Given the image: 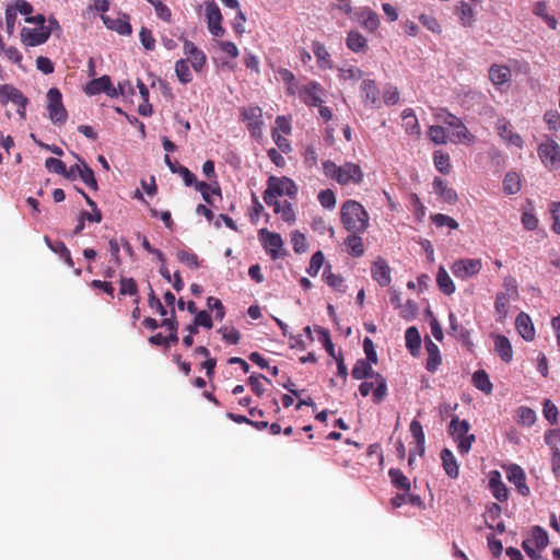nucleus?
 Returning a JSON list of instances; mask_svg holds the SVG:
<instances>
[{"label": "nucleus", "instance_id": "obj_1", "mask_svg": "<svg viewBox=\"0 0 560 560\" xmlns=\"http://www.w3.org/2000/svg\"><path fill=\"white\" fill-rule=\"evenodd\" d=\"M324 175L341 186L360 185L363 182L364 173L361 166L353 162H346L337 165L330 160L323 162Z\"/></svg>", "mask_w": 560, "mask_h": 560}, {"label": "nucleus", "instance_id": "obj_2", "mask_svg": "<svg viewBox=\"0 0 560 560\" xmlns=\"http://www.w3.org/2000/svg\"><path fill=\"white\" fill-rule=\"evenodd\" d=\"M340 222L348 232H365L370 226V215L359 201L348 199L340 207Z\"/></svg>", "mask_w": 560, "mask_h": 560}, {"label": "nucleus", "instance_id": "obj_3", "mask_svg": "<svg viewBox=\"0 0 560 560\" xmlns=\"http://www.w3.org/2000/svg\"><path fill=\"white\" fill-rule=\"evenodd\" d=\"M298 195V187L295 183L287 177L270 176L267 180V188L264 191L262 198L267 205H275L278 197L288 196L295 198Z\"/></svg>", "mask_w": 560, "mask_h": 560}, {"label": "nucleus", "instance_id": "obj_4", "mask_svg": "<svg viewBox=\"0 0 560 560\" xmlns=\"http://www.w3.org/2000/svg\"><path fill=\"white\" fill-rule=\"evenodd\" d=\"M438 119L453 128V141L465 143L470 145L475 143L476 137L468 130V128L464 125L462 119L451 114L446 109H440V113L436 115Z\"/></svg>", "mask_w": 560, "mask_h": 560}, {"label": "nucleus", "instance_id": "obj_5", "mask_svg": "<svg viewBox=\"0 0 560 560\" xmlns=\"http://www.w3.org/2000/svg\"><path fill=\"white\" fill-rule=\"evenodd\" d=\"M470 424L467 420H459L458 417H454L450 422V434L457 442L458 452L463 455L468 454L472 443L475 442V435L468 434Z\"/></svg>", "mask_w": 560, "mask_h": 560}, {"label": "nucleus", "instance_id": "obj_6", "mask_svg": "<svg viewBox=\"0 0 560 560\" xmlns=\"http://www.w3.org/2000/svg\"><path fill=\"white\" fill-rule=\"evenodd\" d=\"M9 102L16 106L19 117L26 119V107L30 103L28 98L22 93L21 90L12 84L0 85V104L5 105Z\"/></svg>", "mask_w": 560, "mask_h": 560}, {"label": "nucleus", "instance_id": "obj_7", "mask_svg": "<svg viewBox=\"0 0 560 560\" xmlns=\"http://www.w3.org/2000/svg\"><path fill=\"white\" fill-rule=\"evenodd\" d=\"M47 112L49 119L55 125H63L68 119V112L62 103V94L57 88L47 92Z\"/></svg>", "mask_w": 560, "mask_h": 560}, {"label": "nucleus", "instance_id": "obj_8", "mask_svg": "<svg viewBox=\"0 0 560 560\" xmlns=\"http://www.w3.org/2000/svg\"><path fill=\"white\" fill-rule=\"evenodd\" d=\"M162 328L167 335L163 332H158L149 337V342L153 346H164L168 348L171 343L178 342L177 329L178 322L177 317H163L162 318Z\"/></svg>", "mask_w": 560, "mask_h": 560}, {"label": "nucleus", "instance_id": "obj_9", "mask_svg": "<svg viewBox=\"0 0 560 560\" xmlns=\"http://www.w3.org/2000/svg\"><path fill=\"white\" fill-rule=\"evenodd\" d=\"M258 238L261 243V246L271 257V259L276 260L284 256V253L282 252L284 243L282 236L279 233L270 232L264 228L258 231Z\"/></svg>", "mask_w": 560, "mask_h": 560}, {"label": "nucleus", "instance_id": "obj_10", "mask_svg": "<svg viewBox=\"0 0 560 560\" xmlns=\"http://www.w3.org/2000/svg\"><path fill=\"white\" fill-rule=\"evenodd\" d=\"M242 120L246 122L253 138L259 139L262 135V110L258 106H248L241 109Z\"/></svg>", "mask_w": 560, "mask_h": 560}, {"label": "nucleus", "instance_id": "obj_11", "mask_svg": "<svg viewBox=\"0 0 560 560\" xmlns=\"http://www.w3.org/2000/svg\"><path fill=\"white\" fill-rule=\"evenodd\" d=\"M482 262L480 258H462L453 262L451 270L458 279L466 280L480 272Z\"/></svg>", "mask_w": 560, "mask_h": 560}, {"label": "nucleus", "instance_id": "obj_12", "mask_svg": "<svg viewBox=\"0 0 560 560\" xmlns=\"http://www.w3.org/2000/svg\"><path fill=\"white\" fill-rule=\"evenodd\" d=\"M537 152L547 168L557 170L560 166V145L556 141L550 140L539 144Z\"/></svg>", "mask_w": 560, "mask_h": 560}, {"label": "nucleus", "instance_id": "obj_13", "mask_svg": "<svg viewBox=\"0 0 560 560\" xmlns=\"http://www.w3.org/2000/svg\"><path fill=\"white\" fill-rule=\"evenodd\" d=\"M373 382H363L359 386L360 394L366 397L370 393L373 394V401L380 404L387 394L386 380L378 373L373 377Z\"/></svg>", "mask_w": 560, "mask_h": 560}, {"label": "nucleus", "instance_id": "obj_14", "mask_svg": "<svg viewBox=\"0 0 560 560\" xmlns=\"http://www.w3.org/2000/svg\"><path fill=\"white\" fill-rule=\"evenodd\" d=\"M495 130L502 141L509 147H516L522 149L524 141L522 137L513 130V126L505 118L498 119L495 122Z\"/></svg>", "mask_w": 560, "mask_h": 560}, {"label": "nucleus", "instance_id": "obj_15", "mask_svg": "<svg viewBox=\"0 0 560 560\" xmlns=\"http://www.w3.org/2000/svg\"><path fill=\"white\" fill-rule=\"evenodd\" d=\"M324 94H325V90L316 81H312V82L303 85L299 92V96H300L301 101L308 106L322 105Z\"/></svg>", "mask_w": 560, "mask_h": 560}, {"label": "nucleus", "instance_id": "obj_16", "mask_svg": "<svg viewBox=\"0 0 560 560\" xmlns=\"http://www.w3.org/2000/svg\"><path fill=\"white\" fill-rule=\"evenodd\" d=\"M84 91L88 95H96L102 92L106 93V95L110 97L118 95V92L113 86L108 75H102L101 78L91 80L86 83Z\"/></svg>", "mask_w": 560, "mask_h": 560}, {"label": "nucleus", "instance_id": "obj_17", "mask_svg": "<svg viewBox=\"0 0 560 560\" xmlns=\"http://www.w3.org/2000/svg\"><path fill=\"white\" fill-rule=\"evenodd\" d=\"M361 97L363 103L371 108H380L382 105L380 90L374 80H363L361 83Z\"/></svg>", "mask_w": 560, "mask_h": 560}, {"label": "nucleus", "instance_id": "obj_18", "mask_svg": "<svg viewBox=\"0 0 560 560\" xmlns=\"http://www.w3.org/2000/svg\"><path fill=\"white\" fill-rule=\"evenodd\" d=\"M506 477L510 482L514 483L517 492L521 495H529L530 490L529 487L526 485V476L522 467L515 464L510 465L506 469Z\"/></svg>", "mask_w": 560, "mask_h": 560}, {"label": "nucleus", "instance_id": "obj_19", "mask_svg": "<svg viewBox=\"0 0 560 560\" xmlns=\"http://www.w3.org/2000/svg\"><path fill=\"white\" fill-rule=\"evenodd\" d=\"M409 429H410V433L416 442V448L411 450L409 452V458H408L409 465H412L415 456L417 454L420 456H422L424 454L425 436H424L422 425L418 420H412Z\"/></svg>", "mask_w": 560, "mask_h": 560}, {"label": "nucleus", "instance_id": "obj_20", "mask_svg": "<svg viewBox=\"0 0 560 560\" xmlns=\"http://www.w3.org/2000/svg\"><path fill=\"white\" fill-rule=\"evenodd\" d=\"M390 267L387 261L378 257L371 267V275L374 281L381 287H388L392 282Z\"/></svg>", "mask_w": 560, "mask_h": 560}, {"label": "nucleus", "instance_id": "obj_21", "mask_svg": "<svg viewBox=\"0 0 560 560\" xmlns=\"http://www.w3.org/2000/svg\"><path fill=\"white\" fill-rule=\"evenodd\" d=\"M50 36V30L44 25L38 28H23V42L27 46H38L44 44Z\"/></svg>", "mask_w": 560, "mask_h": 560}, {"label": "nucleus", "instance_id": "obj_22", "mask_svg": "<svg viewBox=\"0 0 560 560\" xmlns=\"http://www.w3.org/2000/svg\"><path fill=\"white\" fill-rule=\"evenodd\" d=\"M489 488L493 497L500 501L505 502L509 498V491L504 482L502 481L501 474L498 470H493L489 475Z\"/></svg>", "mask_w": 560, "mask_h": 560}, {"label": "nucleus", "instance_id": "obj_23", "mask_svg": "<svg viewBox=\"0 0 560 560\" xmlns=\"http://www.w3.org/2000/svg\"><path fill=\"white\" fill-rule=\"evenodd\" d=\"M433 190L446 203L453 205L458 199L457 192L452 187H448L447 183L441 177L434 178Z\"/></svg>", "mask_w": 560, "mask_h": 560}, {"label": "nucleus", "instance_id": "obj_24", "mask_svg": "<svg viewBox=\"0 0 560 560\" xmlns=\"http://www.w3.org/2000/svg\"><path fill=\"white\" fill-rule=\"evenodd\" d=\"M350 234L345 238V245L347 247V252L352 257H361L363 256L365 248L363 244V240L360 234L364 232H349Z\"/></svg>", "mask_w": 560, "mask_h": 560}, {"label": "nucleus", "instance_id": "obj_25", "mask_svg": "<svg viewBox=\"0 0 560 560\" xmlns=\"http://www.w3.org/2000/svg\"><path fill=\"white\" fill-rule=\"evenodd\" d=\"M425 350L428 352L425 368L429 372L434 373L438 371L442 362L439 347L431 339L427 338Z\"/></svg>", "mask_w": 560, "mask_h": 560}, {"label": "nucleus", "instance_id": "obj_26", "mask_svg": "<svg viewBox=\"0 0 560 560\" xmlns=\"http://www.w3.org/2000/svg\"><path fill=\"white\" fill-rule=\"evenodd\" d=\"M494 350L500 359L510 363L513 359V348L510 340L503 335H497L494 337Z\"/></svg>", "mask_w": 560, "mask_h": 560}, {"label": "nucleus", "instance_id": "obj_27", "mask_svg": "<svg viewBox=\"0 0 560 560\" xmlns=\"http://www.w3.org/2000/svg\"><path fill=\"white\" fill-rule=\"evenodd\" d=\"M517 296V288L515 285L506 287L504 292L498 294L495 300V310L500 314H506L510 310L511 300Z\"/></svg>", "mask_w": 560, "mask_h": 560}, {"label": "nucleus", "instance_id": "obj_28", "mask_svg": "<svg viewBox=\"0 0 560 560\" xmlns=\"http://www.w3.org/2000/svg\"><path fill=\"white\" fill-rule=\"evenodd\" d=\"M104 24L120 35H130L132 33V27L128 21V16L124 15V18L110 19L109 16L102 15Z\"/></svg>", "mask_w": 560, "mask_h": 560}, {"label": "nucleus", "instance_id": "obj_29", "mask_svg": "<svg viewBox=\"0 0 560 560\" xmlns=\"http://www.w3.org/2000/svg\"><path fill=\"white\" fill-rule=\"evenodd\" d=\"M455 13L465 27L472 26L476 21V11L468 2H459L455 8Z\"/></svg>", "mask_w": 560, "mask_h": 560}, {"label": "nucleus", "instance_id": "obj_30", "mask_svg": "<svg viewBox=\"0 0 560 560\" xmlns=\"http://www.w3.org/2000/svg\"><path fill=\"white\" fill-rule=\"evenodd\" d=\"M512 73L508 66L492 65L489 69V79L494 85H502L511 80Z\"/></svg>", "mask_w": 560, "mask_h": 560}, {"label": "nucleus", "instance_id": "obj_31", "mask_svg": "<svg viewBox=\"0 0 560 560\" xmlns=\"http://www.w3.org/2000/svg\"><path fill=\"white\" fill-rule=\"evenodd\" d=\"M312 50L317 59V63H318L319 68H322V69H331L332 68V61L330 58V54L328 52V50L324 44H322L319 42H313Z\"/></svg>", "mask_w": 560, "mask_h": 560}, {"label": "nucleus", "instance_id": "obj_32", "mask_svg": "<svg viewBox=\"0 0 560 560\" xmlns=\"http://www.w3.org/2000/svg\"><path fill=\"white\" fill-rule=\"evenodd\" d=\"M358 15H359V20H360L362 26L365 30H368L370 32H374L375 30L378 28V26H380L378 15L376 12H374L370 8H363L359 12Z\"/></svg>", "mask_w": 560, "mask_h": 560}, {"label": "nucleus", "instance_id": "obj_33", "mask_svg": "<svg viewBox=\"0 0 560 560\" xmlns=\"http://www.w3.org/2000/svg\"><path fill=\"white\" fill-rule=\"evenodd\" d=\"M436 284L440 291L445 295H451L455 292V284L443 266L439 267L436 273Z\"/></svg>", "mask_w": 560, "mask_h": 560}, {"label": "nucleus", "instance_id": "obj_34", "mask_svg": "<svg viewBox=\"0 0 560 560\" xmlns=\"http://www.w3.org/2000/svg\"><path fill=\"white\" fill-rule=\"evenodd\" d=\"M441 459L446 475L451 478H457L459 469L453 453L448 448L442 450Z\"/></svg>", "mask_w": 560, "mask_h": 560}, {"label": "nucleus", "instance_id": "obj_35", "mask_svg": "<svg viewBox=\"0 0 560 560\" xmlns=\"http://www.w3.org/2000/svg\"><path fill=\"white\" fill-rule=\"evenodd\" d=\"M515 327L522 338L526 341L535 339V328L532 323V317H516Z\"/></svg>", "mask_w": 560, "mask_h": 560}, {"label": "nucleus", "instance_id": "obj_36", "mask_svg": "<svg viewBox=\"0 0 560 560\" xmlns=\"http://www.w3.org/2000/svg\"><path fill=\"white\" fill-rule=\"evenodd\" d=\"M401 118L404 120V128L409 135H420V126L418 122V118L412 108H406L401 113Z\"/></svg>", "mask_w": 560, "mask_h": 560}, {"label": "nucleus", "instance_id": "obj_37", "mask_svg": "<svg viewBox=\"0 0 560 560\" xmlns=\"http://www.w3.org/2000/svg\"><path fill=\"white\" fill-rule=\"evenodd\" d=\"M45 242L48 247L56 254H58L69 267H73V260L70 250L66 244L61 241H51L48 236H45Z\"/></svg>", "mask_w": 560, "mask_h": 560}, {"label": "nucleus", "instance_id": "obj_38", "mask_svg": "<svg viewBox=\"0 0 560 560\" xmlns=\"http://www.w3.org/2000/svg\"><path fill=\"white\" fill-rule=\"evenodd\" d=\"M269 206L273 207L275 213L280 214L281 219L284 222H287L289 224H292L295 222L296 214H295V211H294L291 202L284 201L283 203H281L280 201H276L275 205H269Z\"/></svg>", "mask_w": 560, "mask_h": 560}, {"label": "nucleus", "instance_id": "obj_39", "mask_svg": "<svg viewBox=\"0 0 560 560\" xmlns=\"http://www.w3.org/2000/svg\"><path fill=\"white\" fill-rule=\"evenodd\" d=\"M78 161L81 163V167L78 168V173L83 183L91 189L97 190V182L94 175L93 170L85 163L84 160L77 156Z\"/></svg>", "mask_w": 560, "mask_h": 560}, {"label": "nucleus", "instance_id": "obj_40", "mask_svg": "<svg viewBox=\"0 0 560 560\" xmlns=\"http://www.w3.org/2000/svg\"><path fill=\"white\" fill-rule=\"evenodd\" d=\"M195 188L201 194L202 199L210 206L213 205L211 195H218L221 197V188L217 180H214V186H211L206 182H199L196 184Z\"/></svg>", "mask_w": 560, "mask_h": 560}, {"label": "nucleus", "instance_id": "obj_41", "mask_svg": "<svg viewBox=\"0 0 560 560\" xmlns=\"http://www.w3.org/2000/svg\"><path fill=\"white\" fill-rule=\"evenodd\" d=\"M406 347L412 355H416L421 348V337L416 327H409L405 332Z\"/></svg>", "mask_w": 560, "mask_h": 560}, {"label": "nucleus", "instance_id": "obj_42", "mask_svg": "<svg viewBox=\"0 0 560 560\" xmlns=\"http://www.w3.org/2000/svg\"><path fill=\"white\" fill-rule=\"evenodd\" d=\"M370 361L360 359L355 362L352 369V377L355 380H363L366 377H374L376 373L373 372Z\"/></svg>", "mask_w": 560, "mask_h": 560}, {"label": "nucleus", "instance_id": "obj_43", "mask_svg": "<svg viewBox=\"0 0 560 560\" xmlns=\"http://www.w3.org/2000/svg\"><path fill=\"white\" fill-rule=\"evenodd\" d=\"M472 384L476 388L483 392L485 394H491L492 383L485 370H478L472 374Z\"/></svg>", "mask_w": 560, "mask_h": 560}, {"label": "nucleus", "instance_id": "obj_44", "mask_svg": "<svg viewBox=\"0 0 560 560\" xmlns=\"http://www.w3.org/2000/svg\"><path fill=\"white\" fill-rule=\"evenodd\" d=\"M527 540L532 541V544L535 545L537 550L545 549L549 544V537L547 532L538 525L533 527L532 537Z\"/></svg>", "mask_w": 560, "mask_h": 560}, {"label": "nucleus", "instance_id": "obj_45", "mask_svg": "<svg viewBox=\"0 0 560 560\" xmlns=\"http://www.w3.org/2000/svg\"><path fill=\"white\" fill-rule=\"evenodd\" d=\"M347 46L354 52L363 51L366 48V39L359 32L351 31L346 39Z\"/></svg>", "mask_w": 560, "mask_h": 560}, {"label": "nucleus", "instance_id": "obj_46", "mask_svg": "<svg viewBox=\"0 0 560 560\" xmlns=\"http://www.w3.org/2000/svg\"><path fill=\"white\" fill-rule=\"evenodd\" d=\"M175 73L182 84H188L192 81V73L186 59H179L175 62Z\"/></svg>", "mask_w": 560, "mask_h": 560}, {"label": "nucleus", "instance_id": "obj_47", "mask_svg": "<svg viewBox=\"0 0 560 560\" xmlns=\"http://www.w3.org/2000/svg\"><path fill=\"white\" fill-rule=\"evenodd\" d=\"M521 189V177L516 172H509L503 179V190L508 195L517 194Z\"/></svg>", "mask_w": 560, "mask_h": 560}, {"label": "nucleus", "instance_id": "obj_48", "mask_svg": "<svg viewBox=\"0 0 560 560\" xmlns=\"http://www.w3.org/2000/svg\"><path fill=\"white\" fill-rule=\"evenodd\" d=\"M388 476L390 478L392 483L400 490H404L406 492H409L410 490V481L409 479L402 474V471L398 468H390L388 470Z\"/></svg>", "mask_w": 560, "mask_h": 560}, {"label": "nucleus", "instance_id": "obj_49", "mask_svg": "<svg viewBox=\"0 0 560 560\" xmlns=\"http://www.w3.org/2000/svg\"><path fill=\"white\" fill-rule=\"evenodd\" d=\"M433 162H434V166L435 168L446 175V174H450L451 170H452V165H451V162H450V155L448 153H445L441 150H436L434 151L433 153Z\"/></svg>", "mask_w": 560, "mask_h": 560}, {"label": "nucleus", "instance_id": "obj_50", "mask_svg": "<svg viewBox=\"0 0 560 560\" xmlns=\"http://www.w3.org/2000/svg\"><path fill=\"white\" fill-rule=\"evenodd\" d=\"M326 283L337 292H345L346 284L341 276L335 275L330 270V266H327L323 273Z\"/></svg>", "mask_w": 560, "mask_h": 560}, {"label": "nucleus", "instance_id": "obj_51", "mask_svg": "<svg viewBox=\"0 0 560 560\" xmlns=\"http://www.w3.org/2000/svg\"><path fill=\"white\" fill-rule=\"evenodd\" d=\"M393 506L399 508L405 503H410L413 506H421L422 505V499L418 494H411L409 492L397 494L390 500Z\"/></svg>", "mask_w": 560, "mask_h": 560}, {"label": "nucleus", "instance_id": "obj_52", "mask_svg": "<svg viewBox=\"0 0 560 560\" xmlns=\"http://www.w3.org/2000/svg\"><path fill=\"white\" fill-rule=\"evenodd\" d=\"M291 244L293 247V250L296 254H302L307 250V241L304 233L295 230L291 232Z\"/></svg>", "mask_w": 560, "mask_h": 560}, {"label": "nucleus", "instance_id": "obj_53", "mask_svg": "<svg viewBox=\"0 0 560 560\" xmlns=\"http://www.w3.org/2000/svg\"><path fill=\"white\" fill-rule=\"evenodd\" d=\"M262 381H266L270 383V381L264 376L262 374H252L248 377V385L250 386V389L258 396L261 397L265 393V387L262 384Z\"/></svg>", "mask_w": 560, "mask_h": 560}, {"label": "nucleus", "instance_id": "obj_54", "mask_svg": "<svg viewBox=\"0 0 560 560\" xmlns=\"http://www.w3.org/2000/svg\"><path fill=\"white\" fill-rule=\"evenodd\" d=\"M502 509L498 503H491L487 506L483 518L488 528L493 529V522L500 517Z\"/></svg>", "mask_w": 560, "mask_h": 560}, {"label": "nucleus", "instance_id": "obj_55", "mask_svg": "<svg viewBox=\"0 0 560 560\" xmlns=\"http://www.w3.org/2000/svg\"><path fill=\"white\" fill-rule=\"evenodd\" d=\"M316 332L318 334L319 341L323 343L325 350L328 352L330 357L335 359L338 357V353L335 352L334 343L330 339L329 331L324 328H316Z\"/></svg>", "mask_w": 560, "mask_h": 560}, {"label": "nucleus", "instance_id": "obj_56", "mask_svg": "<svg viewBox=\"0 0 560 560\" xmlns=\"http://www.w3.org/2000/svg\"><path fill=\"white\" fill-rule=\"evenodd\" d=\"M428 136L435 144H445L447 141L445 129L439 125L431 126L429 128Z\"/></svg>", "mask_w": 560, "mask_h": 560}, {"label": "nucleus", "instance_id": "obj_57", "mask_svg": "<svg viewBox=\"0 0 560 560\" xmlns=\"http://www.w3.org/2000/svg\"><path fill=\"white\" fill-rule=\"evenodd\" d=\"M318 201L325 209H334L336 206V195L331 189L320 190L318 194Z\"/></svg>", "mask_w": 560, "mask_h": 560}, {"label": "nucleus", "instance_id": "obj_58", "mask_svg": "<svg viewBox=\"0 0 560 560\" xmlns=\"http://www.w3.org/2000/svg\"><path fill=\"white\" fill-rule=\"evenodd\" d=\"M206 15L208 20V26L221 23L222 14L215 2H210L206 5Z\"/></svg>", "mask_w": 560, "mask_h": 560}, {"label": "nucleus", "instance_id": "obj_59", "mask_svg": "<svg viewBox=\"0 0 560 560\" xmlns=\"http://www.w3.org/2000/svg\"><path fill=\"white\" fill-rule=\"evenodd\" d=\"M187 57L188 58L186 60L190 61L191 67L196 72H200L207 62V57L200 49H197L192 55Z\"/></svg>", "mask_w": 560, "mask_h": 560}, {"label": "nucleus", "instance_id": "obj_60", "mask_svg": "<svg viewBox=\"0 0 560 560\" xmlns=\"http://www.w3.org/2000/svg\"><path fill=\"white\" fill-rule=\"evenodd\" d=\"M222 335V339L229 345H237L240 342L241 336L238 330H236L232 326H224L219 330Z\"/></svg>", "mask_w": 560, "mask_h": 560}, {"label": "nucleus", "instance_id": "obj_61", "mask_svg": "<svg viewBox=\"0 0 560 560\" xmlns=\"http://www.w3.org/2000/svg\"><path fill=\"white\" fill-rule=\"evenodd\" d=\"M518 423L523 425H532L536 420V413L528 407H520L517 409Z\"/></svg>", "mask_w": 560, "mask_h": 560}, {"label": "nucleus", "instance_id": "obj_62", "mask_svg": "<svg viewBox=\"0 0 560 560\" xmlns=\"http://www.w3.org/2000/svg\"><path fill=\"white\" fill-rule=\"evenodd\" d=\"M324 260L325 257L320 250L314 253L311 257L310 266L306 270L307 273L312 277H315L318 273L319 269L322 268Z\"/></svg>", "mask_w": 560, "mask_h": 560}, {"label": "nucleus", "instance_id": "obj_63", "mask_svg": "<svg viewBox=\"0 0 560 560\" xmlns=\"http://www.w3.org/2000/svg\"><path fill=\"white\" fill-rule=\"evenodd\" d=\"M431 220L432 222L436 225V226H448L451 230H456L458 229V223L455 219H453L452 217L450 215H446V214H442V213H436L434 215L431 217Z\"/></svg>", "mask_w": 560, "mask_h": 560}, {"label": "nucleus", "instance_id": "obj_64", "mask_svg": "<svg viewBox=\"0 0 560 560\" xmlns=\"http://www.w3.org/2000/svg\"><path fill=\"white\" fill-rule=\"evenodd\" d=\"M363 77V71L354 66L339 69V78L341 80L358 81Z\"/></svg>", "mask_w": 560, "mask_h": 560}]
</instances>
